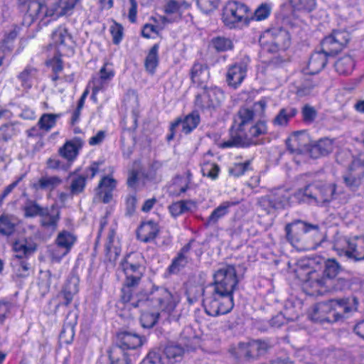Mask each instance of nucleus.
Returning a JSON list of instances; mask_svg holds the SVG:
<instances>
[{
    "instance_id": "1",
    "label": "nucleus",
    "mask_w": 364,
    "mask_h": 364,
    "mask_svg": "<svg viewBox=\"0 0 364 364\" xmlns=\"http://www.w3.org/2000/svg\"><path fill=\"white\" fill-rule=\"evenodd\" d=\"M214 282L210 284V293L202 289L203 304L207 314L217 316L229 313L234 306L233 292L238 284L235 266L226 265L219 269L213 276Z\"/></svg>"
},
{
    "instance_id": "2",
    "label": "nucleus",
    "mask_w": 364,
    "mask_h": 364,
    "mask_svg": "<svg viewBox=\"0 0 364 364\" xmlns=\"http://www.w3.org/2000/svg\"><path fill=\"white\" fill-rule=\"evenodd\" d=\"M306 261L304 265L310 269L304 279L307 286L321 288L325 292L342 291L350 287L349 279L338 277L343 268L336 259L324 260L321 257H314Z\"/></svg>"
},
{
    "instance_id": "3",
    "label": "nucleus",
    "mask_w": 364,
    "mask_h": 364,
    "mask_svg": "<svg viewBox=\"0 0 364 364\" xmlns=\"http://www.w3.org/2000/svg\"><path fill=\"white\" fill-rule=\"evenodd\" d=\"M178 302L176 295L166 288L154 286L147 293L139 291L132 300L131 305L141 309L140 323L145 328H153L160 316L159 311L171 312Z\"/></svg>"
},
{
    "instance_id": "4",
    "label": "nucleus",
    "mask_w": 364,
    "mask_h": 364,
    "mask_svg": "<svg viewBox=\"0 0 364 364\" xmlns=\"http://www.w3.org/2000/svg\"><path fill=\"white\" fill-rule=\"evenodd\" d=\"M234 127L230 129V139L222 144L223 148L232 146L248 147L251 145L258 144L254 139L267 134L268 129L267 122L264 119H259L248 129L242 133H234Z\"/></svg>"
},
{
    "instance_id": "5",
    "label": "nucleus",
    "mask_w": 364,
    "mask_h": 364,
    "mask_svg": "<svg viewBox=\"0 0 364 364\" xmlns=\"http://www.w3.org/2000/svg\"><path fill=\"white\" fill-rule=\"evenodd\" d=\"M270 346L261 340H253L247 343H240L237 347L231 348L230 353L236 362L241 358L255 360L266 354Z\"/></svg>"
},
{
    "instance_id": "6",
    "label": "nucleus",
    "mask_w": 364,
    "mask_h": 364,
    "mask_svg": "<svg viewBox=\"0 0 364 364\" xmlns=\"http://www.w3.org/2000/svg\"><path fill=\"white\" fill-rule=\"evenodd\" d=\"M287 240L291 244L297 243L301 240V234L313 232L314 237L320 235V227L318 225L309 223L307 222L295 220L285 226Z\"/></svg>"
},
{
    "instance_id": "7",
    "label": "nucleus",
    "mask_w": 364,
    "mask_h": 364,
    "mask_svg": "<svg viewBox=\"0 0 364 364\" xmlns=\"http://www.w3.org/2000/svg\"><path fill=\"white\" fill-rule=\"evenodd\" d=\"M18 7L24 13L22 23L30 26L38 18H43L45 4L38 0H17Z\"/></svg>"
},
{
    "instance_id": "8",
    "label": "nucleus",
    "mask_w": 364,
    "mask_h": 364,
    "mask_svg": "<svg viewBox=\"0 0 364 364\" xmlns=\"http://www.w3.org/2000/svg\"><path fill=\"white\" fill-rule=\"evenodd\" d=\"M249 8L245 4L237 1H229L223 9V21L225 26L232 28L245 17Z\"/></svg>"
},
{
    "instance_id": "9",
    "label": "nucleus",
    "mask_w": 364,
    "mask_h": 364,
    "mask_svg": "<svg viewBox=\"0 0 364 364\" xmlns=\"http://www.w3.org/2000/svg\"><path fill=\"white\" fill-rule=\"evenodd\" d=\"M250 61V58L245 55L228 68L226 81L229 86L235 89L242 82L246 77Z\"/></svg>"
},
{
    "instance_id": "10",
    "label": "nucleus",
    "mask_w": 364,
    "mask_h": 364,
    "mask_svg": "<svg viewBox=\"0 0 364 364\" xmlns=\"http://www.w3.org/2000/svg\"><path fill=\"white\" fill-rule=\"evenodd\" d=\"M203 92L196 96V103L202 109L215 108L220 105L223 97V91L216 87H208L205 85L202 86Z\"/></svg>"
},
{
    "instance_id": "11",
    "label": "nucleus",
    "mask_w": 364,
    "mask_h": 364,
    "mask_svg": "<svg viewBox=\"0 0 364 364\" xmlns=\"http://www.w3.org/2000/svg\"><path fill=\"white\" fill-rule=\"evenodd\" d=\"M331 306L334 308V321H337L344 318L346 314L356 311L358 300L355 296H348L330 300Z\"/></svg>"
},
{
    "instance_id": "12",
    "label": "nucleus",
    "mask_w": 364,
    "mask_h": 364,
    "mask_svg": "<svg viewBox=\"0 0 364 364\" xmlns=\"http://www.w3.org/2000/svg\"><path fill=\"white\" fill-rule=\"evenodd\" d=\"M120 267L126 276V285L136 287L143 276L144 267L139 263L128 261L127 257L120 262Z\"/></svg>"
},
{
    "instance_id": "13",
    "label": "nucleus",
    "mask_w": 364,
    "mask_h": 364,
    "mask_svg": "<svg viewBox=\"0 0 364 364\" xmlns=\"http://www.w3.org/2000/svg\"><path fill=\"white\" fill-rule=\"evenodd\" d=\"M80 0H58L50 7L45 5L43 18L46 17H58L68 14Z\"/></svg>"
},
{
    "instance_id": "14",
    "label": "nucleus",
    "mask_w": 364,
    "mask_h": 364,
    "mask_svg": "<svg viewBox=\"0 0 364 364\" xmlns=\"http://www.w3.org/2000/svg\"><path fill=\"white\" fill-rule=\"evenodd\" d=\"M143 343L144 338L138 334L129 331H122L117 333L115 344L112 346H118L127 351L141 347Z\"/></svg>"
},
{
    "instance_id": "15",
    "label": "nucleus",
    "mask_w": 364,
    "mask_h": 364,
    "mask_svg": "<svg viewBox=\"0 0 364 364\" xmlns=\"http://www.w3.org/2000/svg\"><path fill=\"white\" fill-rule=\"evenodd\" d=\"M110 64L105 63L99 72V76L92 78L90 82L92 86V96L96 95L100 90L105 88L108 82L113 78L114 72Z\"/></svg>"
},
{
    "instance_id": "16",
    "label": "nucleus",
    "mask_w": 364,
    "mask_h": 364,
    "mask_svg": "<svg viewBox=\"0 0 364 364\" xmlns=\"http://www.w3.org/2000/svg\"><path fill=\"white\" fill-rule=\"evenodd\" d=\"M272 35V48L270 49L272 52H276L278 50H286L290 45V36L289 32L279 27L272 29L270 31Z\"/></svg>"
},
{
    "instance_id": "17",
    "label": "nucleus",
    "mask_w": 364,
    "mask_h": 364,
    "mask_svg": "<svg viewBox=\"0 0 364 364\" xmlns=\"http://www.w3.org/2000/svg\"><path fill=\"white\" fill-rule=\"evenodd\" d=\"M255 117V112L249 108L241 107L235 119L233 132L234 133H242L246 130V126L252 122Z\"/></svg>"
},
{
    "instance_id": "18",
    "label": "nucleus",
    "mask_w": 364,
    "mask_h": 364,
    "mask_svg": "<svg viewBox=\"0 0 364 364\" xmlns=\"http://www.w3.org/2000/svg\"><path fill=\"white\" fill-rule=\"evenodd\" d=\"M355 240H348V250L345 255L358 262L364 260V237L356 236Z\"/></svg>"
},
{
    "instance_id": "19",
    "label": "nucleus",
    "mask_w": 364,
    "mask_h": 364,
    "mask_svg": "<svg viewBox=\"0 0 364 364\" xmlns=\"http://www.w3.org/2000/svg\"><path fill=\"white\" fill-rule=\"evenodd\" d=\"M159 232L158 225L153 220L142 223L136 231L137 239L143 242L154 240Z\"/></svg>"
},
{
    "instance_id": "20",
    "label": "nucleus",
    "mask_w": 364,
    "mask_h": 364,
    "mask_svg": "<svg viewBox=\"0 0 364 364\" xmlns=\"http://www.w3.org/2000/svg\"><path fill=\"white\" fill-rule=\"evenodd\" d=\"M78 282L77 279L68 280L58 295V298L60 301L56 308L60 306H68L73 301V296L78 292Z\"/></svg>"
},
{
    "instance_id": "21",
    "label": "nucleus",
    "mask_w": 364,
    "mask_h": 364,
    "mask_svg": "<svg viewBox=\"0 0 364 364\" xmlns=\"http://www.w3.org/2000/svg\"><path fill=\"white\" fill-rule=\"evenodd\" d=\"M307 139L308 136L305 131L295 132L286 140L287 149L291 154H301L303 147L306 146V139Z\"/></svg>"
},
{
    "instance_id": "22",
    "label": "nucleus",
    "mask_w": 364,
    "mask_h": 364,
    "mask_svg": "<svg viewBox=\"0 0 364 364\" xmlns=\"http://www.w3.org/2000/svg\"><path fill=\"white\" fill-rule=\"evenodd\" d=\"M333 149V140L328 138H323L311 144L309 151L312 158L317 159L331 153Z\"/></svg>"
},
{
    "instance_id": "23",
    "label": "nucleus",
    "mask_w": 364,
    "mask_h": 364,
    "mask_svg": "<svg viewBox=\"0 0 364 364\" xmlns=\"http://www.w3.org/2000/svg\"><path fill=\"white\" fill-rule=\"evenodd\" d=\"M12 247L16 252V257L23 259L30 257L36 251L37 245L31 240H22L14 242Z\"/></svg>"
},
{
    "instance_id": "24",
    "label": "nucleus",
    "mask_w": 364,
    "mask_h": 364,
    "mask_svg": "<svg viewBox=\"0 0 364 364\" xmlns=\"http://www.w3.org/2000/svg\"><path fill=\"white\" fill-rule=\"evenodd\" d=\"M40 223L42 227L46 229L55 230L60 219V212L57 210L54 205L50 208L45 207L43 215L39 216Z\"/></svg>"
},
{
    "instance_id": "25",
    "label": "nucleus",
    "mask_w": 364,
    "mask_h": 364,
    "mask_svg": "<svg viewBox=\"0 0 364 364\" xmlns=\"http://www.w3.org/2000/svg\"><path fill=\"white\" fill-rule=\"evenodd\" d=\"M328 56H331V55H328L326 52H323L322 47L321 51L313 53L311 55L308 63L309 73L311 74H316L323 70L327 63Z\"/></svg>"
},
{
    "instance_id": "26",
    "label": "nucleus",
    "mask_w": 364,
    "mask_h": 364,
    "mask_svg": "<svg viewBox=\"0 0 364 364\" xmlns=\"http://www.w3.org/2000/svg\"><path fill=\"white\" fill-rule=\"evenodd\" d=\"M210 77L208 67L205 64L195 63L191 70V78L193 83L202 87Z\"/></svg>"
},
{
    "instance_id": "27",
    "label": "nucleus",
    "mask_w": 364,
    "mask_h": 364,
    "mask_svg": "<svg viewBox=\"0 0 364 364\" xmlns=\"http://www.w3.org/2000/svg\"><path fill=\"white\" fill-rule=\"evenodd\" d=\"M318 187L314 185H308L304 189L296 191L294 197L299 203H308L310 201H318Z\"/></svg>"
},
{
    "instance_id": "28",
    "label": "nucleus",
    "mask_w": 364,
    "mask_h": 364,
    "mask_svg": "<svg viewBox=\"0 0 364 364\" xmlns=\"http://www.w3.org/2000/svg\"><path fill=\"white\" fill-rule=\"evenodd\" d=\"M110 364H132V360L127 351L118 346H112L107 350Z\"/></svg>"
},
{
    "instance_id": "29",
    "label": "nucleus",
    "mask_w": 364,
    "mask_h": 364,
    "mask_svg": "<svg viewBox=\"0 0 364 364\" xmlns=\"http://www.w3.org/2000/svg\"><path fill=\"white\" fill-rule=\"evenodd\" d=\"M77 240L76 236L72 232L63 230L60 232L55 239L58 247L65 249L63 255H67Z\"/></svg>"
},
{
    "instance_id": "30",
    "label": "nucleus",
    "mask_w": 364,
    "mask_h": 364,
    "mask_svg": "<svg viewBox=\"0 0 364 364\" xmlns=\"http://www.w3.org/2000/svg\"><path fill=\"white\" fill-rule=\"evenodd\" d=\"M18 223V220L16 216L2 214L0 216V233L8 236L12 235Z\"/></svg>"
},
{
    "instance_id": "31",
    "label": "nucleus",
    "mask_w": 364,
    "mask_h": 364,
    "mask_svg": "<svg viewBox=\"0 0 364 364\" xmlns=\"http://www.w3.org/2000/svg\"><path fill=\"white\" fill-rule=\"evenodd\" d=\"M193 349L188 345L186 346V349L181 346V344L168 345L165 348L164 353L169 360L179 362L182 360L185 351H190Z\"/></svg>"
},
{
    "instance_id": "32",
    "label": "nucleus",
    "mask_w": 364,
    "mask_h": 364,
    "mask_svg": "<svg viewBox=\"0 0 364 364\" xmlns=\"http://www.w3.org/2000/svg\"><path fill=\"white\" fill-rule=\"evenodd\" d=\"M323 51L326 52L328 55H335L341 51V46L338 38L331 33L325 37L321 43Z\"/></svg>"
},
{
    "instance_id": "33",
    "label": "nucleus",
    "mask_w": 364,
    "mask_h": 364,
    "mask_svg": "<svg viewBox=\"0 0 364 364\" xmlns=\"http://www.w3.org/2000/svg\"><path fill=\"white\" fill-rule=\"evenodd\" d=\"M298 113L297 109L292 107H287L279 110L273 119V124L278 126H287L289 121Z\"/></svg>"
},
{
    "instance_id": "34",
    "label": "nucleus",
    "mask_w": 364,
    "mask_h": 364,
    "mask_svg": "<svg viewBox=\"0 0 364 364\" xmlns=\"http://www.w3.org/2000/svg\"><path fill=\"white\" fill-rule=\"evenodd\" d=\"M62 183V179L58 176H42L38 181L33 185L36 189L53 191Z\"/></svg>"
},
{
    "instance_id": "35",
    "label": "nucleus",
    "mask_w": 364,
    "mask_h": 364,
    "mask_svg": "<svg viewBox=\"0 0 364 364\" xmlns=\"http://www.w3.org/2000/svg\"><path fill=\"white\" fill-rule=\"evenodd\" d=\"M159 44H154L149 50L144 61L146 70L152 75L155 73L156 68L159 65Z\"/></svg>"
},
{
    "instance_id": "36",
    "label": "nucleus",
    "mask_w": 364,
    "mask_h": 364,
    "mask_svg": "<svg viewBox=\"0 0 364 364\" xmlns=\"http://www.w3.org/2000/svg\"><path fill=\"white\" fill-rule=\"evenodd\" d=\"M89 175L75 176V173L70 174L71 178L70 191L72 195H78L84 191L86 186V180Z\"/></svg>"
},
{
    "instance_id": "37",
    "label": "nucleus",
    "mask_w": 364,
    "mask_h": 364,
    "mask_svg": "<svg viewBox=\"0 0 364 364\" xmlns=\"http://www.w3.org/2000/svg\"><path fill=\"white\" fill-rule=\"evenodd\" d=\"M200 120V115L197 112H192L188 114L183 119H181V125L182 127V132L185 134H190L198 127Z\"/></svg>"
},
{
    "instance_id": "38",
    "label": "nucleus",
    "mask_w": 364,
    "mask_h": 364,
    "mask_svg": "<svg viewBox=\"0 0 364 364\" xmlns=\"http://www.w3.org/2000/svg\"><path fill=\"white\" fill-rule=\"evenodd\" d=\"M235 203L225 201L222 203L218 208H216L208 217L206 225L215 224L219 219L225 216L228 213V208L235 205Z\"/></svg>"
},
{
    "instance_id": "39",
    "label": "nucleus",
    "mask_w": 364,
    "mask_h": 364,
    "mask_svg": "<svg viewBox=\"0 0 364 364\" xmlns=\"http://www.w3.org/2000/svg\"><path fill=\"white\" fill-rule=\"evenodd\" d=\"M73 317V320L63 325L59 336L60 339L66 344H70L73 341L75 336L74 327L76 324V314H74Z\"/></svg>"
},
{
    "instance_id": "40",
    "label": "nucleus",
    "mask_w": 364,
    "mask_h": 364,
    "mask_svg": "<svg viewBox=\"0 0 364 364\" xmlns=\"http://www.w3.org/2000/svg\"><path fill=\"white\" fill-rule=\"evenodd\" d=\"M45 207L41 206L36 200L27 199L23 207L26 218H34L43 215Z\"/></svg>"
},
{
    "instance_id": "41",
    "label": "nucleus",
    "mask_w": 364,
    "mask_h": 364,
    "mask_svg": "<svg viewBox=\"0 0 364 364\" xmlns=\"http://www.w3.org/2000/svg\"><path fill=\"white\" fill-rule=\"evenodd\" d=\"M18 31L16 28H14L9 33L5 34L4 38L1 41L0 49L1 51L4 54L7 55L14 49V41L17 38Z\"/></svg>"
},
{
    "instance_id": "42",
    "label": "nucleus",
    "mask_w": 364,
    "mask_h": 364,
    "mask_svg": "<svg viewBox=\"0 0 364 364\" xmlns=\"http://www.w3.org/2000/svg\"><path fill=\"white\" fill-rule=\"evenodd\" d=\"M354 65H355L354 60L350 55H345V56L339 58L334 63L336 70L339 74H343V75L350 74L352 72V70L354 68Z\"/></svg>"
},
{
    "instance_id": "43",
    "label": "nucleus",
    "mask_w": 364,
    "mask_h": 364,
    "mask_svg": "<svg viewBox=\"0 0 364 364\" xmlns=\"http://www.w3.org/2000/svg\"><path fill=\"white\" fill-rule=\"evenodd\" d=\"M210 45L218 53L225 52L233 48L232 41L224 36H216L211 39Z\"/></svg>"
},
{
    "instance_id": "44",
    "label": "nucleus",
    "mask_w": 364,
    "mask_h": 364,
    "mask_svg": "<svg viewBox=\"0 0 364 364\" xmlns=\"http://www.w3.org/2000/svg\"><path fill=\"white\" fill-rule=\"evenodd\" d=\"M336 185L334 183L323 185L318 187V200L323 203H328L336 198Z\"/></svg>"
},
{
    "instance_id": "45",
    "label": "nucleus",
    "mask_w": 364,
    "mask_h": 364,
    "mask_svg": "<svg viewBox=\"0 0 364 364\" xmlns=\"http://www.w3.org/2000/svg\"><path fill=\"white\" fill-rule=\"evenodd\" d=\"M54 42L60 45H67L72 41V36L65 28L59 27L52 34Z\"/></svg>"
},
{
    "instance_id": "46",
    "label": "nucleus",
    "mask_w": 364,
    "mask_h": 364,
    "mask_svg": "<svg viewBox=\"0 0 364 364\" xmlns=\"http://www.w3.org/2000/svg\"><path fill=\"white\" fill-rule=\"evenodd\" d=\"M60 117L59 114H43L39 121L38 125L41 129L49 131L56 124V119Z\"/></svg>"
},
{
    "instance_id": "47",
    "label": "nucleus",
    "mask_w": 364,
    "mask_h": 364,
    "mask_svg": "<svg viewBox=\"0 0 364 364\" xmlns=\"http://www.w3.org/2000/svg\"><path fill=\"white\" fill-rule=\"evenodd\" d=\"M291 6L298 11L311 12L316 6V0H289Z\"/></svg>"
},
{
    "instance_id": "48",
    "label": "nucleus",
    "mask_w": 364,
    "mask_h": 364,
    "mask_svg": "<svg viewBox=\"0 0 364 364\" xmlns=\"http://www.w3.org/2000/svg\"><path fill=\"white\" fill-rule=\"evenodd\" d=\"M59 154L68 161H73L77 154V149L73 143L67 141L60 148Z\"/></svg>"
},
{
    "instance_id": "49",
    "label": "nucleus",
    "mask_w": 364,
    "mask_h": 364,
    "mask_svg": "<svg viewBox=\"0 0 364 364\" xmlns=\"http://www.w3.org/2000/svg\"><path fill=\"white\" fill-rule=\"evenodd\" d=\"M188 259L186 256H182V255H178L174 258L168 267V272L171 274H176L179 272L183 267L188 264Z\"/></svg>"
},
{
    "instance_id": "50",
    "label": "nucleus",
    "mask_w": 364,
    "mask_h": 364,
    "mask_svg": "<svg viewBox=\"0 0 364 364\" xmlns=\"http://www.w3.org/2000/svg\"><path fill=\"white\" fill-rule=\"evenodd\" d=\"M318 84L313 82L311 79H306L297 89V95L303 97L312 93L313 90Z\"/></svg>"
},
{
    "instance_id": "51",
    "label": "nucleus",
    "mask_w": 364,
    "mask_h": 364,
    "mask_svg": "<svg viewBox=\"0 0 364 364\" xmlns=\"http://www.w3.org/2000/svg\"><path fill=\"white\" fill-rule=\"evenodd\" d=\"M272 7L270 4L267 3L262 4L255 11L253 18H255L257 21L264 20L269 16Z\"/></svg>"
},
{
    "instance_id": "52",
    "label": "nucleus",
    "mask_w": 364,
    "mask_h": 364,
    "mask_svg": "<svg viewBox=\"0 0 364 364\" xmlns=\"http://www.w3.org/2000/svg\"><path fill=\"white\" fill-rule=\"evenodd\" d=\"M257 205L267 214L276 209L274 201L269 196H264L258 199Z\"/></svg>"
},
{
    "instance_id": "53",
    "label": "nucleus",
    "mask_w": 364,
    "mask_h": 364,
    "mask_svg": "<svg viewBox=\"0 0 364 364\" xmlns=\"http://www.w3.org/2000/svg\"><path fill=\"white\" fill-rule=\"evenodd\" d=\"M250 165V161H247L244 163L235 164L232 167L229 168V173L235 177H239L243 175L249 169Z\"/></svg>"
},
{
    "instance_id": "54",
    "label": "nucleus",
    "mask_w": 364,
    "mask_h": 364,
    "mask_svg": "<svg viewBox=\"0 0 364 364\" xmlns=\"http://www.w3.org/2000/svg\"><path fill=\"white\" fill-rule=\"evenodd\" d=\"M139 364H164L159 350H151Z\"/></svg>"
},
{
    "instance_id": "55",
    "label": "nucleus",
    "mask_w": 364,
    "mask_h": 364,
    "mask_svg": "<svg viewBox=\"0 0 364 364\" xmlns=\"http://www.w3.org/2000/svg\"><path fill=\"white\" fill-rule=\"evenodd\" d=\"M219 0H196L197 5L205 14L215 10L218 5Z\"/></svg>"
},
{
    "instance_id": "56",
    "label": "nucleus",
    "mask_w": 364,
    "mask_h": 364,
    "mask_svg": "<svg viewBox=\"0 0 364 364\" xmlns=\"http://www.w3.org/2000/svg\"><path fill=\"white\" fill-rule=\"evenodd\" d=\"M15 134V129L12 124H5L0 127V142L7 141Z\"/></svg>"
},
{
    "instance_id": "57",
    "label": "nucleus",
    "mask_w": 364,
    "mask_h": 364,
    "mask_svg": "<svg viewBox=\"0 0 364 364\" xmlns=\"http://www.w3.org/2000/svg\"><path fill=\"white\" fill-rule=\"evenodd\" d=\"M343 181L351 191H356L361 185V178L353 176L351 173L343 176Z\"/></svg>"
},
{
    "instance_id": "58",
    "label": "nucleus",
    "mask_w": 364,
    "mask_h": 364,
    "mask_svg": "<svg viewBox=\"0 0 364 364\" xmlns=\"http://www.w3.org/2000/svg\"><path fill=\"white\" fill-rule=\"evenodd\" d=\"M105 251L107 258L109 262L113 263L116 262L121 253V249L116 246H113L111 242L106 245Z\"/></svg>"
},
{
    "instance_id": "59",
    "label": "nucleus",
    "mask_w": 364,
    "mask_h": 364,
    "mask_svg": "<svg viewBox=\"0 0 364 364\" xmlns=\"http://www.w3.org/2000/svg\"><path fill=\"white\" fill-rule=\"evenodd\" d=\"M186 203L183 202V200L172 203L168 208L171 214L174 217H177L186 213L187 207Z\"/></svg>"
},
{
    "instance_id": "60",
    "label": "nucleus",
    "mask_w": 364,
    "mask_h": 364,
    "mask_svg": "<svg viewBox=\"0 0 364 364\" xmlns=\"http://www.w3.org/2000/svg\"><path fill=\"white\" fill-rule=\"evenodd\" d=\"M332 33L340 42L342 50L349 43L350 40V34L345 30H334Z\"/></svg>"
},
{
    "instance_id": "61",
    "label": "nucleus",
    "mask_w": 364,
    "mask_h": 364,
    "mask_svg": "<svg viewBox=\"0 0 364 364\" xmlns=\"http://www.w3.org/2000/svg\"><path fill=\"white\" fill-rule=\"evenodd\" d=\"M301 113L303 119L306 122H312L317 115V112L315 108L309 105H306L303 107Z\"/></svg>"
},
{
    "instance_id": "62",
    "label": "nucleus",
    "mask_w": 364,
    "mask_h": 364,
    "mask_svg": "<svg viewBox=\"0 0 364 364\" xmlns=\"http://www.w3.org/2000/svg\"><path fill=\"white\" fill-rule=\"evenodd\" d=\"M220 168L216 164H210L205 166L203 169V174L208 177L215 179L218 176Z\"/></svg>"
},
{
    "instance_id": "63",
    "label": "nucleus",
    "mask_w": 364,
    "mask_h": 364,
    "mask_svg": "<svg viewBox=\"0 0 364 364\" xmlns=\"http://www.w3.org/2000/svg\"><path fill=\"white\" fill-rule=\"evenodd\" d=\"M110 32L113 37V43L116 45L118 44L122 38V26L114 22V24L110 27Z\"/></svg>"
},
{
    "instance_id": "64",
    "label": "nucleus",
    "mask_w": 364,
    "mask_h": 364,
    "mask_svg": "<svg viewBox=\"0 0 364 364\" xmlns=\"http://www.w3.org/2000/svg\"><path fill=\"white\" fill-rule=\"evenodd\" d=\"M274 201L276 209L284 208L289 204V196L282 194L272 198Z\"/></svg>"
}]
</instances>
